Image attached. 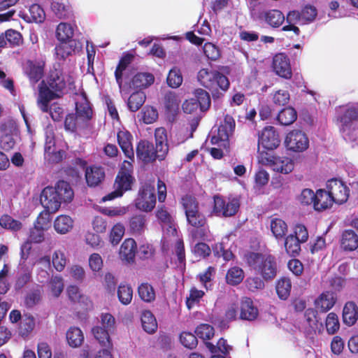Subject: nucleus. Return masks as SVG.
<instances>
[{
    "label": "nucleus",
    "instance_id": "nucleus-53",
    "mask_svg": "<svg viewBox=\"0 0 358 358\" xmlns=\"http://www.w3.org/2000/svg\"><path fill=\"white\" fill-rule=\"evenodd\" d=\"M325 324L327 331L329 334H334L336 333L340 328V324L337 315L334 313H329L326 319Z\"/></svg>",
    "mask_w": 358,
    "mask_h": 358
},
{
    "label": "nucleus",
    "instance_id": "nucleus-44",
    "mask_svg": "<svg viewBox=\"0 0 358 358\" xmlns=\"http://www.w3.org/2000/svg\"><path fill=\"white\" fill-rule=\"evenodd\" d=\"M297 117L296 112L293 108H286L282 110L278 116V120L282 125L292 124Z\"/></svg>",
    "mask_w": 358,
    "mask_h": 358
},
{
    "label": "nucleus",
    "instance_id": "nucleus-63",
    "mask_svg": "<svg viewBox=\"0 0 358 358\" xmlns=\"http://www.w3.org/2000/svg\"><path fill=\"white\" fill-rule=\"evenodd\" d=\"M355 120H358V107L349 108L340 118L341 122L345 125Z\"/></svg>",
    "mask_w": 358,
    "mask_h": 358
},
{
    "label": "nucleus",
    "instance_id": "nucleus-61",
    "mask_svg": "<svg viewBox=\"0 0 358 358\" xmlns=\"http://www.w3.org/2000/svg\"><path fill=\"white\" fill-rule=\"evenodd\" d=\"M124 234V227L121 224H115L111 229L110 239L113 245H117Z\"/></svg>",
    "mask_w": 358,
    "mask_h": 358
},
{
    "label": "nucleus",
    "instance_id": "nucleus-52",
    "mask_svg": "<svg viewBox=\"0 0 358 358\" xmlns=\"http://www.w3.org/2000/svg\"><path fill=\"white\" fill-rule=\"evenodd\" d=\"M117 296L120 302L123 304H129L132 299L133 291L131 287L120 285L117 289Z\"/></svg>",
    "mask_w": 358,
    "mask_h": 358
},
{
    "label": "nucleus",
    "instance_id": "nucleus-57",
    "mask_svg": "<svg viewBox=\"0 0 358 358\" xmlns=\"http://www.w3.org/2000/svg\"><path fill=\"white\" fill-rule=\"evenodd\" d=\"M142 120L145 124H152L158 118L157 110L152 106H145L141 111Z\"/></svg>",
    "mask_w": 358,
    "mask_h": 358
},
{
    "label": "nucleus",
    "instance_id": "nucleus-60",
    "mask_svg": "<svg viewBox=\"0 0 358 358\" xmlns=\"http://www.w3.org/2000/svg\"><path fill=\"white\" fill-rule=\"evenodd\" d=\"M181 343L187 348L192 349L197 345V338L195 335L189 332H182L180 336Z\"/></svg>",
    "mask_w": 358,
    "mask_h": 358
},
{
    "label": "nucleus",
    "instance_id": "nucleus-62",
    "mask_svg": "<svg viewBox=\"0 0 358 358\" xmlns=\"http://www.w3.org/2000/svg\"><path fill=\"white\" fill-rule=\"evenodd\" d=\"M203 50L205 55L211 60H217L220 57V50L211 43H206Z\"/></svg>",
    "mask_w": 358,
    "mask_h": 358
},
{
    "label": "nucleus",
    "instance_id": "nucleus-8",
    "mask_svg": "<svg viewBox=\"0 0 358 358\" xmlns=\"http://www.w3.org/2000/svg\"><path fill=\"white\" fill-rule=\"evenodd\" d=\"M285 145L288 150L300 152L308 148L309 141L305 133L293 130L287 135Z\"/></svg>",
    "mask_w": 358,
    "mask_h": 358
},
{
    "label": "nucleus",
    "instance_id": "nucleus-17",
    "mask_svg": "<svg viewBox=\"0 0 358 358\" xmlns=\"http://www.w3.org/2000/svg\"><path fill=\"white\" fill-rule=\"evenodd\" d=\"M105 178V172L101 166H92L85 170V178L90 187L99 185Z\"/></svg>",
    "mask_w": 358,
    "mask_h": 358
},
{
    "label": "nucleus",
    "instance_id": "nucleus-56",
    "mask_svg": "<svg viewBox=\"0 0 358 358\" xmlns=\"http://www.w3.org/2000/svg\"><path fill=\"white\" fill-rule=\"evenodd\" d=\"M100 327L112 333L115 329V320L110 313H102L100 316Z\"/></svg>",
    "mask_w": 358,
    "mask_h": 358
},
{
    "label": "nucleus",
    "instance_id": "nucleus-35",
    "mask_svg": "<svg viewBox=\"0 0 358 358\" xmlns=\"http://www.w3.org/2000/svg\"><path fill=\"white\" fill-rule=\"evenodd\" d=\"M67 341L71 347L80 346L84 341V336L82 331L77 327L70 328L66 333Z\"/></svg>",
    "mask_w": 358,
    "mask_h": 358
},
{
    "label": "nucleus",
    "instance_id": "nucleus-23",
    "mask_svg": "<svg viewBox=\"0 0 358 358\" xmlns=\"http://www.w3.org/2000/svg\"><path fill=\"white\" fill-rule=\"evenodd\" d=\"M54 188H55V190L59 192L57 193V194L60 205L62 202L68 203L71 201L74 194L72 188L67 182L60 180L57 183Z\"/></svg>",
    "mask_w": 358,
    "mask_h": 358
},
{
    "label": "nucleus",
    "instance_id": "nucleus-26",
    "mask_svg": "<svg viewBox=\"0 0 358 358\" xmlns=\"http://www.w3.org/2000/svg\"><path fill=\"white\" fill-rule=\"evenodd\" d=\"M155 78L150 73H138L136 74L130 83V87L133 89L145 88L151 85Z\"/></svg>",
    "mask_w": 358,
    "mask_h": 358
},
{
    "label": "nucleus",
    "instance_id": "nucleus-22",
    "mask_svg": "<svg viewBox=\"0 0 358 358\" xmlns=\"http://www.w3.org/2000/svg\"><path fill=\"white\" fill-rule=\"evenodd\" d=\"M136 253V243L132 238H127L121 245L120 257L122 260L132 262Z\"/></svg>",
    "mask_w": 358,
    "mask_h": 358
},
{
    "label": "nucleus",
    "instance_id": "nucleus-41",
    "mask_svg": "<svg viewBox=\"0 0 358 358\" xmlns=\"http://www.w3.org/2000/svg\"><path fill=\"white\" fill-rule=\"evenodd\" d=\"M34 327V317L30 315H24L20 324V334L22 336H27L33 331Z\"/></svg>",
    "mask_w": 358,
    "mask_h": 358
},
{
    "label": "nucleus",
    "instance_id": "nucleus-31",
    "mask_svg": "<svg viewBox=\"0 0 358 358\" xmlns=\"http://www.w3.org/2000/svg\"><path fill=\"white\" fill-rule=\"evenodd\" d=\"M76 114L81 120H88L92 117V110L90 108V103L85 97H82L80 101L76 103Z\"/></svg>",
    "mask_w": 358,
    "mask_h": 358
},
{
    "label": "nucleus",
    "instance_id": "nucleus-50",
    "mask_svg": "<svg viewBox=\"0 0 358 358\" xmlns=\"http://www.w3.org/2000/svg\"><path fill=\"white\" fill-rule=\"evenodd\" d=\"M182 83V76L180 70L177 67H173L170 70L167 77L168 85L173 88H176L178 87Z\"/></svg>",
    "mask_w": 358,
    "mask_h": 358
},
{
    "label": "nucleus",
    "instance_id": "nucleus-30",
    "mask_svg": "<svg viewBox=\"0 0 358 358\" xmlns=\"http://www.w3.org/2000/svg\"><path fill=\"white\" fill-rule=\"evenodd\" d=\"M264 20L270 26L278 27L285 21V15L279 10H270L264 13Z\"/></svg>",
    "mask_w": 358,
    "mask_h": 358
},
{
    "label": "nucleus",
    "instance_id": "nucleus-54",
    "mask_svg": "<svg viewBox=\"0 0 358 358\" xmlns=\"http://www.w3.org/2000/svg\"><path fill=\"white\" fill-rule=\"evenodd\" d=\"M182 201L186 217L190 214H194L199 212L198 203L194 197L190 196H185L182 198Z\"/></svg>",
    "mask_w": 358,
    "mask_h": 358
},
{
    "label": "nucleus",
    "instance_id": "nucleus-24",
    "mask_svg": "<svg viewBox=\"0 0 358 358\" xmlns=\"http://www.w3.org/2000/svg\"><path fill=\"white\" fill-rule=\"evenodd\" d=\"M257 315L258 310L253 305L252 301L249 298L243 299L241 305V318L252 321L256 319Z\"/></svg>",
    "mask_w": 358,
    "mask_h": 358
},
{
    "label": "nucleus",
    "instance_id": "nucleus-28",
    "mask_svg": "<svg viewBox=\"0 0 358 358\" xmlns=\"http://www.w3.org/2000/svg\"><path fill=\"white\" fill-rule=\"evenodd\" d=\"M73 227V221L71 217L65 215L58 216L54 222L56 231L61 234L69 232Z\"/></svg>",
    "mask_w": 358,
    "mask_h": 358
},
{
    "label": "nucleus",
    "instance_id": "nucleus-51",
    "mask_svg": "<svg viewBox=\"0 0 358 358\" xmlns=\"http://www.w3.org/2000/svg\"><path fill=\"white\" fill-rule=\"evenodd\" d=\"M92 332L94 338L102 345L106 346L110 343L109 331L97 325L92 328Z\"/></svg>",
    "mask_w": 358,
    "mask_h": 358
},
{
    "label": "nucleus",
    "instance_id": "nucleus-47",
    "mask_svg": "<svg viewBox=\"0 0 358 358\" xmlns=\"http://www.w3.org/2000/svg\"><path fill=\"white\" fill-rule=\"evenodd\" d=\"M180 103V99L176 93L169 92L165 94L164 105L169 111L176 112L179 108Z\"/></svg>",
    "mask_w": 358,
    "mask_h": 358
},
{
    "label": "nucleus",
    "instance_id": "nucleus-11",
    "mask_svg": "<svg viewBox=\"0 0 358 358\" xmlns=\"http://www.w3.org/2000/svg\"><path fill=\"white\" fill-rule=\"evenodd\" d=\"M55 188L46 187L41 194V203L50 213H55L60 207Z\"/></svg>",
    "mask_w": 358,
    "mask_h": 358
},
{
    "label": "nucleus",
    "instance_id": "nucleus-25",
    "mask_svg": "<svg viewBox=\"0 0 358 358\" xmlns=\"http://www.w3.org/2000/svg\"><path fill=\"white\" fill-rule=\"evenodd\" d=\"M358 319V307L353 301L347 302L343 310V322L348 325H353Z\"/></svg>",
    "mask_w": 358,
    "mask_h": 358
},
{
    "label": "nucleus",
    "instance_id": "nucleus-21",
    "mask_svg": "<svg viewBox=\"0 0 358 358\" xmlns=\"http://www.w3.org/2000/svg\"><path fill=\"white\" fill-rule=\"evenodd\" d=\"M341 247L345 251H353L358 248V235L352 230H345L341 238Z\"/></svg>",
    "mask_w": 358,
    "mask_h": 358
},
{
    "label": "nucleus",
    "instance_id": "nucleus-10",
    "mask_svg": "<svg viewBox=\"0 0 358 358\" xmlns=\"http://www.w3.org/2000/svg\"><path fill=\"white\" fill-rule=\"evenodd\" d=\"M327 188L334 203L342 204L348 201L350 190L341 180L337 179L329 180Z\"/></svg>",
    "mask_w": 358,
    "mask_h": 358
},
{
    "label": "nucleus",
    "instance_id": "nucleus-39",
    "mask_svg": "<svg viewBox=\"0 0 358 358\" xmlns=\"http://www.w3.org/2000/svg\"><path fill=\"white\" fill-rule=\"evenodd\" d=\"M56 35L59 41L73 40V29L71 24L61 22L57 26Z\"/></svg>",
    "mask_w": 358,
    "mask_h": 358
},
{
    "label": "nucleus",
    "instance_id": "nucleus-55",
    "mask_svg": "<svg viewBox=\"0 0 358 358\" xmlns=\"http://www.w3.org/2000/svg\"><path fill=\"white\" fill-rule=\"evenodd\" d=\"M195 334L203 340H210L214 336V329L208 324H201L196 329Z\"/></svg>",
    "mask_w": 358,
    "mask_h": 358
},
{
    "label": "nucleus",
    "instance_id": "nucleus-18",
    "mask_svg": "<svg viewBox=\"0 0 358 358\" xmlns=\"http://www.w3.org/2000/svg\"><path fill=\"white\" fill-rule=\"evenodd\" d=\"M273 171L287 174L294 169L293 160L285 157H273L270 160Z\"/></svg>",
    "mask_w": 358,
    "mask_h": 358
},
{
    "label": "nucleus",
    "instance_id": "nucleus-43",
    "mask_svg": "<svg viewBox=\"0 0 358 358\" xmlns=\"http://www.w3.org/2000/svg\"><path fill=\"white\" fill-rule=\"evenodd\" d=\"M64 280L61 276H52L48 283V288L54 297H59L64 290Z\"/></svg>",
    "mask_w": 358,
    "mask_h": 358
},
{
    "label": "nucleus",
    "instance_id": "nucleus-15",
    "mask_svg": "<svg viewBox=\"0 0 358 358\" xmlns=\"http://www.w3.org/2000/svg\"><path fill=\"white\" fill-rule=\"evenodd\" d=\"M136 155L138 158L145 163H150L156 160L154 145L148 141H141L138 143L136 148Z\"/></svg>",
    "mask_w": 358,
    "mask_h": 358
},
{
    "label": "nucleus",
    "instance_id": "nucleus-9",
    "mask_svg": "<svg viewBox=\"0 0 358 358\" xmlns=\"http://www.w3.org/2000/svg\"><path fill=\"white\" fill-rule=\"evenodd\" d=\"M187 222L194 228L190 231L192 237L195 239H203L208 234L206 226V220L203 215L197 213L190 214L187 216Z\"/></svg>",
    "mask_w": 358,
    "mask_h": 358
},
{
    "label": "nucleus",
    "instance_id": "nucleus-27",
    "mask_svg": "<svg viewBox=\"0 0 358 358\" xmlns=\"http://www.w3.org/2000/svg\"><path fill=\"white\" fill-rule=\"evenodd\" d=\"M43 64L28 62L25 69V73L29 76L31 83H37L43 75Z\"/></svg>",
    "mask_w": 358,
    "mask_h": 358
},
{
    "label": "nucleus",
    "instance_id": "nucleus-64",
    "mask_svg": "<svg viewBox=\"0 0 358 358\" xmlns=\"http://www.w3.org/2000/svg\"><path fill=\"white\" fill-rule=\"evenodd\" d=\"M29 13L32 20L36 22H42L45 20V12L38 4H33L31 6Z\"/></svg>",
    "mask_w": 358,
    "mask_h": 358
},
{
    "label": "nucleus",
    "instance_id": "nucleus-5",
    "mask_svg": "<svg viewBox=\"0 0 358 358\" xmlns=\"http://www.w3.org/2000/svg\"><path fill=\"white\" fill-rule=\"evenodd\" d=\"M214 199L213 213L217 216L231 217L234 215L238 210L240 202L237 198H228L215 195Z\"/></svg>",
    "mask_w": 358,
    "mask_h": 358
},
{
    "label": "nucleus",
    "instance_id": "nucleus-32",
    "mask_svg": "<svg viewBox=\"0 0 358 358\" xmlns=\"http://www.w3.org/2000/svg\"><path fill=\"white\" fill-rule=\"evenodd\" d=\"M146 96L143 92L138 91L133 93L127 101V106L130 111L138 110L145 103Z\"/></svg>",
    "mask_w": 358,
    "mask_h": 358
},
{
    "label": "nucleus",
    "instance_id": "nucleus-59",
    "mask_svg": "<svg viewBox=\"0 0 358 358\" xmlns=\"http://www.w3.org/2000/svg\"><path fill=\"white\" fill-rule=\"evenodd\" d=\"M145 217L142 215H136L130 220L129 226L134 233L140 234L145 228Z\"/></svg>",
    "mask_w": 358,
    "mask_h": 358
},
{
    "label": "nucleus",
    "instance_id": "nucleus-40",
    "mask_svg": "<svg viewBox=\"0 0 358 358\" xmlns=\"http://www.w3.org/2000/svg\"><path fill=\"white\" fill-rule=\"evenodd\" d=\"M302 21L301 12L296 10L290 11L287 15V22L289 25L282 27L283 31H293L296 35L299 34V29L294 25L297 22Z\"/></svg>",
    "mask_w": 358,
    "mask_h": 358
},
{
    "label": "nucleus",
    "instance_id": "nucleus-13",
    "mask_svg": "<svg viewBox=\"0 0 358 358\" xmlns=\"http://www.w3.org/2000/svg\"><path fill=\"white\" fill-rule=\"evenodd\" d=\"M273 68L276 74L285 78L292 76L291 67L287 57L282 54H277L273 60Z\"/></svg>",
    "mask_w": 358,
    "mask_h": 358
},
{
    "label": "nucleus",
    "instance_id": "nucleus-7",
    "mask_svg": "<svg viewBox=\"0 0 358 358\" xmlns=\"http://www.w3.org/2000/svg\"><path fill=\"white\" fill-rule=\"evenodd\" d=\"M132 182L133 178L131 175H129L128 173L120 171L114 183L115 190L103 196L102 201H110L121 196L125 191L131 189Z\"/></svg>",
    "mask_w": 358,
    "mask_h": 358
},
{
    "label": "nucleus",
    "instance_id": "nucleus-6",
    "mask_svg": "<svg viewBox=\"0 0 358 358\" xmlns=\"http://www.w3.org/2000/svg\"><path fill=\"white\" fill-rule=\"evenodd\" d=\"M135 204L138 209L145 212H150L155 208L156 197L154 185L145 183L143 185L135 200Z\"/></svg>",
    "mask_w": 358,
    "mask_h": 358
},
{
    "label": "nucleus",
    "instance_id": "nucleus-12",
    "mask_svg": "<svg viewBox=\"0 0 358 358\" xmlns=\"http://www.w3.org/2000/svg\"><path fill=\"white\" fill-rule=\"evenodd\" d=\"M278 133L273 127H265L259 135L258 144L266 150H274L280 145Z\"/></svg>",
    "mask_w": 358,
    "mask_h": 358
},
{
    "label": "nucleus",
    "instance_id": "nucleus-33",
    "mask_svg": "<svg viewBox=\"0 0 358 358\" xmlns=\"http://www.w3.org/2000/svg\"><path fill=\"white\" fill-rule=\"evenodd\" d=\"M156 216L162 224L163 227H167L169 231L173 234L176 232V227L171 215L164 208H160L156 213Z\"/></svg>",
    "mask_w": 358,
    "mask_h": 358
},
{
    "label": "nucleus",
    "instance_id": "nucleus-19",
    "mask_svg": "<svg viewBox=\"0 0 358 358\" xmlns=\"http://www.w3.org/2000/svg\"><path fill=\"white\" fill-rule=\"evenodd\" d=\"M132 136L127 131H120L117 133L118 143L125 156L134 161V152L131 144Z\"/></svg>",
    "mask_w": 358,
    "mask_h": 358
},
{
    "label": "nucleus",
    "instance_id": "nucleus-48",
    "mask_svg": "<svg viewBox=\"0 0 358 358\" xmlns=\"http://www.w3.org/2000/svg\"><path fill=\"white\" fill-rule=\"evenodd\" d=\"M194 94L196 99H195L201 110H206L208 109L210 106V98L208 93L203 89H197L194 92Z\"/></svg>",
    "mask_w": 358,
    "mask_h": 358
},
{
    "label": "nucleus",
    "instance_id": "nucleus-14",
    "mask_svg": "<svg viewBox=\"0 0 358 358\" xmlns=\"http://www.w3.org/2000/svg\"><path fill=\"white\" fill-rule=\"evenodd\" d=\"M80 48V43L76 40L60 41V43L55 47V54L58 59H65Z\"/></svg>",
    "mask_w": 358,
    "mask_h": 358
},
{
    "label": "nucleus",
    "instance_id": "nucleus-29",
    "mask_svg": "<svg viewBox=\"0 0 358 358\" xmlns=\"http://www.w3.org/2000/svg\"><path fill=\"white\" fill-rule=\"evenodd\" d=\"M51 9L59 19H69L72 17V10L68 4L55 0L51 3Z\"/></svg>",
    "mask_w": 358,
    "mask_h": 358
},
{
    "label": "nucleus",
    "instance_id": "nucleus-45",
    "mask_svg": "<svg viewBox=\"0 0 358 358\" xmlns=\"http://www.w3.org/2000/svg\"><path fill=\"white\" fill-rule=\"evenodd\" d=\"M138 292L140 298L148 303L155 299V292L153 287L148 283L145 282L139 285Z\"/></svg>",
    "mask_w": 358,
    "mask_h": 358
},
{
    "label": "nucleus",
    "instance_id": "nucleus-42",
    "mask_svg": "<svg viewBox=\"0 0 358 358\" xmlns=\"http://www.w3.org/2000/svg\"><path fill=\"white\" fill-rule=\"evenodd\" d=\"M301 243L293 234L288 236L285 241V248L287 252L291 256H296L301 251Z\"/></svg>",
    "mask_w": 358,
    "mask_h": 358
},
{
    "label": "nucleus",
    "instance_id": "nucleus-2",
    "mask_svg": "<svg viewBox=\"0 0 358 358\" xmlns=\"http://www.w3.org/2000/svg\"><path fill=\"white\" fill-rule=\"evenodd\" d=\"M245 257L249 266L265 280H272L276 276L277 264L273 257L250 252Z\"/></svg>",
    "mask_w": 358,
    "mask_h": 358
},
{
    "label": "nucleus",
    "instance_id": "nucleus-34",
    "mask_svg": "<svg viewBox=\"0 0 358 358\" xmlns=\"http://www.w3.org/2000/svg\"><path fill=\"white\" fill-rule=\"evenodd\" d=\"M141 322L143 329L149 334L155 332L157 328L156 319L150 310H145L142 313Z\"/></svg>",
    "mask_w": 358,
    "mask_h": 358
},
{
    "label": "nucleus",
    "instance_id": "nucleus-37",
    "mask_svg": "<svg viewBox=\"0 0 358 358\" xmlns=\"http://www.w3.org/2000/svg\"><path fill=\"white\" fill-rule=\"evenodd\" d=\"M271 230L276 238H282L287 231V224L281 219H272L270 224Z\"/></svg>",
    "mask_w": 358,
    "mask_h": 358
},
{
    "label": "nucleus",
    "instance_id": "nucleus-4",
    "mask_svg": "<svg viewBox=\"0 0 358 358\" xmlns=\"http://www.w3.org/2000/svg\"><path fill=\"white\" fill-rule=\"evenodd\" d=\"M235 126L234 118L227 115L224 117V122L218 127L217 135L212 136L211 143L218 144L219 146L227 150L229 147V138L234 134Z\"/></svg>",
    "mask_w": 358,
    "mask_h": 358
},
{
    "label": "nucleus",
    "instance_id": "nucleus-58",
    "mask_svg": "<svg viewBox=\"0 0 358 358\" xmlns=\"http://www.w3.org/2000/svg\"><path fill=\"white\" fill-rule=\"evenodd\" d=\"M315 193L310 189H304L299 196L298 200L301 205L314 206Z\"/></svg>",
    "mask_w": 358,
    "mask_h": 358
},
{
    "label": "nucleus",
    "instance_id": "nucleus-36",
    "mask_svg": "<svg viewBox=\"0 0 358 358\" xmlns=\"http://www.w3.org/2000/svg\"><path fill=\"white\" fill-rule=\"evenodd\" d=\"M243 278L244 272L242 268L238 266H234L229 268L226 275L227 282L231 285L240 284Z\"/></svg>",
    "mask_w": 358,
    "mask_h": 358
},
{
    "label": "nucleus",
    "instance_id": "nucleus-3",
    "mask_svg": "<svg viewBox=\"0 0 358 358\" xmlns=\"http://www.w3.org/2000/svg\"><path fill=\"white\" fill-rule=\"evenodd\" d=\"M198 80L203 87L210 90H217L220 88L226 92L229 87L227 76L217 71L202 69L198 73Z\"/></svg>",
    "mask_w": 358,
    "mask_h": 358
},
{
    "label": "nucleus",
    "instance_id": "nucleus-49",
    "mask_svg": "<svg viewBox=\"0 0 358 358\" xmlns=\"http://www.w3.org/2000/svg\"><path fill=\"white\" fill-rule=\"evenodd\" d=\"M52 262L54 268L57 271H62L67 264V259L64 252L61 250L55 251L52 254Z\"/></svg>",
    "mask_w": 358,
    "mask_h": 358
},
{
    "label": "nucleus",
    "instance_id": "nucleus-46",
    "mask_svg": "<svg viewBox=\"0 0 358 358\" xmlns=\"http://www.w3.org/2000/svg\"><path fill=\"white\" fill-rule=\"evenodd\" d=\"M0 225L1 227L10 230L11 231H17L21 229L22 224L17 220L13 219L8 215H3L0 218Z\"/></svg>",
    "mask_w": 358,
    "mask_h": 358
},
{
    "label": "nucleus",
    "instance_id": "nucleus-38",
    "mask_svg": "<svg viewBox=\"0 0 358 358\" xmlns=\"http://www.w3.org/2000/svg\"><path fill=\"white\" fill-rule=\"evenodd\" d=\"M291 288V280L288 278H280L276 285V292L279 298L287 299L290 294Z\"/></svg>",
    "mask_w": 358,
    "mask_h": 358
},
{
    "label": "nucleus",
    "instance_id": "nucleus-20",
    "mask_svg": "<svg viewBox=\"0 0 358 358\" xmlns=\"http://www.w3.org/2000/svg\"><path fill=\"white\" fill-rule=\"evenodd\" d=\"M334 200L329 191L319 189L315 192L314 208L320 211L331 207Z\"/></svg>",
    "mask_w": 358,
    "mask_h": 358
},
{
    "label": "nucleus",
    "instance_id": "nucleus-16",
    "mask_svg": "<svg viewBox=\"0 0 358 358\" xmlns=\"http://www.w3.org/2000/svg\"><path fill=\"white\" fill-rule=\"evenodd\" d=\"M336 301V294L333 292L327 291L318 296L315 301V304L321 312L326 313L334 307Z\"/></svg>",
    "mask_w": 358,
    "mask_h": 358
},
{
    "label": "nucleus",
    "instance_id": "nucleus-1",
    "mask_svg": "<svg viewBox=\"0 0 358 358\" xmlns=\"http://www.w3.org/2000/svg\"><path fill=\"white\" fill-rule=\"evenodd\" d=\"M75 89L74 78L58 64L50 71L46 81H42L39 85V94L37 103L43 112L48 110V103L61 97L68 90Z\"/></svg>",
    "mask_w": 358,
    "mask_h": 358
}]
</instances>
